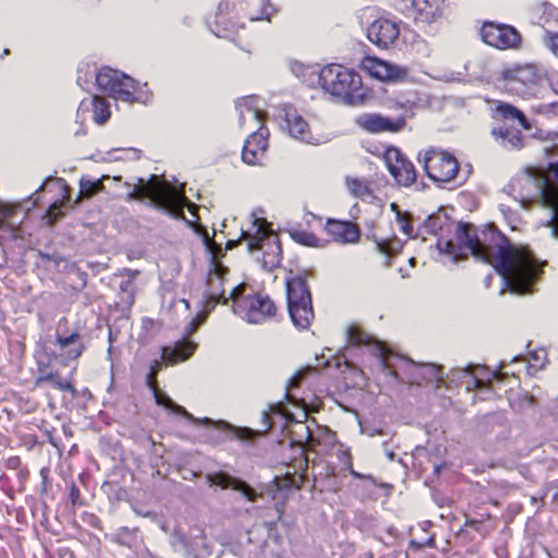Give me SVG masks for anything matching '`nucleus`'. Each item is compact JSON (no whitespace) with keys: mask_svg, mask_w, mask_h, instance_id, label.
<instances>
[{"mask_svg":"<svg viewBox=\"0 0 558 558\" xmlns=\"http://www.w3.org/2000/svg\"><path fill=\"white\" fill-rule=\"evenodd\" d=\"M271 414H279L286 418L287 422H293L294 417L291 413L287 412L281 404H271L267 412L263 414L264 428L265 432H268L272 428L274 422L271 418Z\"/></svg>","mask_w":558,"mask_h":558,"instance_id":"38","label":"nucleus"},{"mask_svg":"<svg viewBox=\"0 0 558 558\" xmlns=\"http://www.w3.org/2000/svg\"><path fill=\"white\" fill-rule=\"evenodd\" d=\"M43 383H49L53 388L60 391H75L71 380L62 378L58 372L41 373L37 378V385Z\"/></svg>","mask_w":558,"mask_h":558,"instance_id":"34","label":"nucleus"},{"mask_svg":"<svg viewBox=\"0 0 558 558\" xmlns=\"http://www.w3.org/2000/svg\"><path fill=\"white\" fill-rule=\"evenodd\" d=\"M242 17L251 22L267 21L277 12L270 0H236Z\"/></svg>","mask_w":558,"mask_h":558,"instance_id":"23","label":"nucleus"},{"mask_svg":"<svg viewBox=\"0 0 558 558\" xmlns=\"http://www.w3.org/2000/svg\"><path fill=\"white\" fill-rule=\"evenodd\" d=\"M204 242L207 251L210 254V269H216V266H225L221 263V259L226 255V250H223L220 244H218L214 238H209L207 234L204 236Z\"/></svg>","mask_w":558,"mask_h":558,"instance_id":"36","label":"nucleus"},{"mask_svg":"<svg viewBox=\"0 0 558 558\" xmlns=\"http://www.w3.org/2000/svg\"><path fill=\"white\" fill-rule=\"evenodd\" d=\"M396 108H400L403 113L396 118H389L373 112L363 113L356 118L355 123L363 131L371 134L400 133L407 128L408 119L414 116L413 109L415 108V102L411 100H405L404 102L398 101Z\"/></svg>","mask_w":558,"mask_h":558,"instance_id":"7","label":"nucleus"},{"mask_svg":"<svg viewBox=\"0 0 558 558\" xmlns=\"http://www.w3.org/2000/svg\"><path fill=\"white\" fill-rule=\"evenodd\" d=\"M280 119L282 121V128L292 137L308 144H313L317 141L312 133L310 123L294 106L283 105L280 108Z\"/></svg>","mask_w":558,"mask_h":558,"instance_id":"18","label":"nucleus"},{"mask_svg":"<svg viewBox=\"0 0 558 558\" xmlns=\"http://www.w3.org/2000/svg\"><path fill=\"white\" fill-rule=\"evenodd\" d=\"M248 433H250V430H248V429H246V428L241 429V434H245V435H246V434H248Z\"/></svg>","mask_w":558,"mask_h":558,"instance_id":"61","label":"nucleus"},{"mask_svg":"<svg viewBox=\"0 0 558 558\" xmlns=\"http://www.w3.org/2000/svg\"><path fill=\"white\" fill-rule=\"evenodd\" d=\"M253 231L242 230V240L247 241L248 252L262 251V267L266 271L279 268L282 263V246L279 235L265 218L255 217Z\"/></svg>","mask_w":558,"mask_h":558,"instance_id":"4","label":"nucleus"},{"mask_svg":"<svg viewBox=\"0 0 558 558\" xmlns=\"http://www.w3.org/2000/svg\"><path fill=\"white\" fill-rule=\"evenodd\" d=\"M269 131L262 122L258 130L247 136L242 148V160L246 165L255 166L265 158L268 149Z\"/></svg>","mask_w":558,"mask_h":558,"instance_id":"20","label":"nucleus"},{"mask_svg":"<svg viewBox=\"0 0 558 558\" xmlns=\"http://www.w3.org/2000/svg\"><path fill=\"white\" fill-rule=\"evenodd\" d=\"M298 423L301 425V428L305 429L306 439H310L312 437V434H311L308 426H306L303 421H300Z\"/></svg>","mask_w":558,"mask_h":558,"instance_id":"57","label":"nucleus"},{"mask_svg":"<svg viewBox=\"0 0 558 558\" xmlns=\"http://www.w3.org/2000/svg\"><path fill=\"white\" fill-rule=\"evenodd\" d=\"M121 78H123L122 72L109 66H102L96 75V85L101 92L107 93L111 97Z\"/></svg>","mask_w":558,"mask_h":558,"instance_id":"29","label":"nucleus"},{"mask_svg":"<svg viewBox=\"0 0 558 558\" xmlns=\"http://www.w3.org/2000/svg\"><path fill=\"white\" fill-rule=\"evenodd\" d=\"M492 118L501 122L500 125L492 129V135L501 145L511 148H521L523 145L522 130H530L531 123L525 113L515 106L501 101H495Z\"/></svg>","mask_w":558,"mask_h":558,"instance_id":"5","label":"nucleus"},{"mask_svg":"<svg viewBox=\"0 0 558 558\" xmlns=\"http://www.w3.org/2000/svg\"><path fill=\"white\" fill-rule=\"evenodd\" d=\"M108 179H109V175L104 174L99 179L92 180V183L95 186L96 194L104 192L106 190L104 182Z\"/></svg>","mask_w":558,"mask_h":558,"instance_id":"48","label":"nucleus"},{"mask_svg":"<svg viewBox=\"0 0 558 558\" xmlns=\"http://www.w3.org/2000/svg\"><path fill=\"white\" fill-rule=\"evenodd\" d=\"M245 288H246L245 283H240L231 290L230 295L228 298L233 301L234 307H235V301L241 300L242 298L245 296V295H243Z\"/></svg>","mask_w":558,"mask_h":558,"instance_id":"47","label":"nucleus"},{"mask_svg":"<svg viewBox=\"0 0 558 558\" xmlns=\"http://www.w3.org/2000/svg\"><path fill=\"white\" fill-rule=\"evenodd\" d=\"M161 367H162V362L159 361V360H155L150 366H149V371H154V374L158 375V373L161 371Z\"/></svg>","mask_w":558,"mask_h":558,"instance_id":"50","label":"nucleus"},{"mask_svg":"<svg viewBox=\"0 0 558 558\" xmlns=\"http://www.w3.org/2000/svg\"><path fill=\"white\" fill-rule=\"evenodd\" d=\"M421 367L424 369H427L430 373H434L435 375H438V373H439V368L432 364L422 365Z\"/></svg>","mask_w":558,"mask_h":558,"instance_id":"54","label":"nucleus"},{"mask_svg":"<svg viewBox=\"0 0 558 558\" xmlns=\"http://www.w3.org/2000/svg\"><path fill=\"white\" fill-rule=\"evenodd\" d=\"M68 318L62 317L59 319L57 329H56V345L59 350V356L62 360L64 365H68L71 361H76L81 357L83 352L85 351V345L82 342V337L78 331H73L71 333L61 332V327H66Z\"/></svg>","mask_w":558,"mask_h":558,"instance_id":"17","label":"nucleus"},{"mask_svg":"<svg viewBox=\"0 0 558 558\" xmlns=\"http://www.w3.org/2000/svg\"><path fill=\"white\" fill-rule=\"evenodd\" d=\"M196 350V344L187 338H183L171 345L161 348V361L166 365H175L191 357Z\"/></svg>","mask_w":558,"mask_h":558,"instance_id":"25","label":"nucleus"},{"mask_svg":"<svg viewBox=\"0 0 558 558\" xmlns=\"http://www.w3.org/2000/svg\"><path fill=\"white\" fill-rule=\"evenodd\" d=\"M325 231L331 241L342 244L356 243L360 240L359 227L347 220L327 219Z\"/></svg>","mask_w":558,"mask_h":558,"instance_id":"22","label":"nucleus"},{"mask_svg":"<svg viewBox=\"0 0 558 558\" xmlns=\"http://www.w3.org/2000/svg\"><path fill=\"white\" fill-rule=\"evenodd\" d=\"M410 548L414 550H421L425 547L435 548L436 547V536L435 534H430L424 541L411 539L409 543Z\"/></svg>","mask_w":558,"mask_h":558,"instance_id":"45","label":"nucleus"},{"mask_svg":"<svg viewBox=\"0 0 558 558\" xmlns=\"http://www.w3.org/2000/svg\"><path fill=\"white\" fill-rule=\"evenodd\" d=\"M229 274L227 266H216V269H209L207 277V289L204 293L202 310L209 314L218 304H227L229 298L223 289L226 276Z\"/></svg>","mask_w":558,"mask_h":558,"instance_id":"16","label":"nucleus"},{"mask_svg":"<svg viewBox=\"0 0 558 558\" xmlns=\"http://www.w3.org/2000/svg\"><path fill=\"white\" fill-rule=\"evenodd\" d=\"M391 209L396 213V222L399 231L407 238L414 236L412 217L409 213L402 211L395 203L391 204Z\"/></svg>","mask_w":558,"mask_h":558,"instance_id":"35","label":"nucleus"},{"mask_svg":"<svg viewBox=\"0 0 558 558\" xmlns=\"http://www.w3.org/2000/svg\"><path fill=\"white\" fill-rule=\"evenodd\" d=\"M400 36V26L396 21L379 17L367 27L368 40L380 49L392 47Z\"/></svg>","mask_w":558,"mask_h":558,"instance_id":"19","label":"nucleus"},{"mask_svg":"<svg viewBox=\"0 0 558 558\" xmlns=\"http://www.w3.org/2000/svg\"><path fill=\"white\" fill-rule=\"evenodd\" d=\"M276 511L278 513L277 520L280 521L283 517L284 512V505L283 504H276Z\"/></svg>","mask_w":558,"mask_h":558,"instance_id":"53","label":"nucleus"},{"mask_svg":"<svg viewBox=\"0 0 558 558\" xmlns=\"http://www.w3.org/2000/svg\"><path fill=\"white\" fill-rule=\"evenodd\" d=\"M207 481L210 485L219 486L222 489L231 488L233 490H238L242 493V495L248 501L254 502L257 499L256 492L247 483L236 477H233L226 472L220 471L213 474H208Z\"/></svg>","mask_w":558,"mask_h":558,"instance_id":"24","label":"nucleus"},{"mask_svg":"<svg viewBox=\"0 0 558 558\" xmlns=\"http://www.w3.org/2000/svg\"><path fill=\"white\" fill-rule=\"evenodd\" d=\"M380 158L397 185L410 187L416 183L418 173L415 165L399 147H385Z\"/></svg>","mask_w":558,"mask_h":558,"instance_id":"12","label":"nucleus"},{"mask_svg":"<svg viewBox=\"0 0 558 558\" xmlns=\"http://www.w3.org/2000/svg\"><path fill=\"white\" fill-rule=\"evenodd\" d=\"M157 376L158 375L154 374V371H149L146 376V385L150 390H156V388L159 387Z\"/></svg>","mask_w":558,"mask_h":558,"instance_id":"49","label":"nucleus"},{"mask_svg":"<svg viewBox=\"0 0 558 558\" xmlns=\"http://www.w3.org/2000/svg\"><path fill=\"white\" fill-rule=\"evenodd\" d=\"M137 92L138 86L136 82L123 73V78L119 81L118 86L112 93L111 97L116 100L133 102L137 99Z\"/></svg>","mask_w":558,"mask_h":558,"instance_id":"31","label":"nucleus"},{"mask_svg":"<svg viewBox=\"0 0 558 558\" xmlns=\"http://www.w3.org/2000/svg\"><path fill=\"white\" fill-rule=\"evenodd\" d=\"M153 392V396H154V399H155V402L158 404V405H161L163 408H166L167 410H170L171 412L178 414V415H181L183 417H185L186 420L195 423V424H204V425H209L210 424V420L209 418H203V420H198L196 417H194L182 405H179L177 403H174L169 396H167L165 392H162L159 387L156 388V390H150Z\"/></svg>","mask_w":558,"mask_h":558,"instance_id":"27","label":"nucleus"},{"mask_svg":"<svg viewBox=\"0 0 558 558\" xmlns=\"http://www.w3.org/2000/svg\"><path fill=\"white\" fill-rule=\"evenodd\" d=\"M288 233L290 238L296 242L298 244H301L303 246L307 247H324L325 246V240L318 238L314 232L308 231L301 226H294L288 229Z\"/></svg>","mask_w":558,"mask_h":558,"instance_id":"30","label":"nucleus"},{"mask_svg":"<svg viewBox=\"0 0 558 558\" xmlns=\"http://www.w3.org/2000/svg\"><path fill=\"white\" fill-rule=\"evenodd\" d=\"M128 286H129V282H128V281H126V282H123V283H121V289H122V290H126V287H128Z\"/></svg>","mask_w":558,"mask_h":558,"instance_id":"60","label":"nucleus"},{"mask_svg":"<svg viewBox=\"0 0 558 558\" xmlns=\"http://www.w3.org/2000/svg\"><path fill=\"white\" fill-rule=\"evenodd\" d=\"M241 239H242V236L239 240H228L226 243L225 250L227 251V250H232V248L236 247L239 245Z\"/></svg>","mask_w":558,"mask_h":558,"instance_id":"52","label":"nucleus"},{"mask_svg":"<svg viewBox=\"0 0 558 558\" xmlns=\"http://www.w3.org/2000/svg\"><path fill=\"white\" fill-rule=\"evenodd\" d=\"M501 78L508 89L519 95L529 93V90L539 82L538 71L536 66L532 64L515 65L505 69L501 72Z\"/></svg>","mask_w":558,"mask_h":558,"instance_id":"15","label":"nucleus"},{"mask_svg":"<svg viewBox=\"0 0 558 558\" xmlns=\"http://www.w3.org/2000/svg\"><path fill=\"white\" fill-rule=\"evenodd\" d=\"M235 314L248 324H265L279 315V306L265 293L247 294L235 301Z\"/></svg>","mask_w":558,"mask_h":558,"instance_id":"9","label":"nucleus"},{"mask_svg":"<svg viewBox=\"0 0 558 558\" xmlns=\"http://www.w3.org/2000/svg\"><path fill=\"white\" fill-rule=\"evenodd\" d=\"M124 186L131 189L126 195L129 202L148 199L153 207L178 220H185L183 209L186 207L195 222L199 220L197 205L189 201L184 190L172 185L163 177L150 174L147 180L137 177L134 183L125 182Z\"/></svg>","mask_w":558,"mask_h":558,"instance_id":"2","label":"nucleus"},{"mask_svg":"<svg viewBox=\"0 0 558 558\" xmlns=\"http://www.w3.org/2000/svg\"><path fill=\"white\" fill-rule=\"evenodd\" d=\"M0 213L2 214L3 217H8L11 215V209L8 208L7 206H1Z\"/></svg>","mask_w":558,"mask_h":558,"instance_id":"58","label":"nucleus"},{"mask_svg":"<svg viewBox=\"0 0 558 558\" xmlns=\"http://www.w3.org/2000/svg\"><path fill=\"white\" fill-rule=\"evenodd\" d=\"M128 151L130 153V157L133 159H141L143 156V151L137 148H129Z\"/></svg>","mask_w":558,"mask_h":558,"instance_id":"51","label":"nucleus"},{"mask_svg":"<svg viewBox=\"0 0 558 558\" xmlns=\"http://www.w3.org/2000/svg\"><path fill=\"white\" fill-rule=\"evenodd\" d=\"M360 68L368 76L381 82H401L408 75L405 68L375 56H364L360 61Z\"/></svg>","mask_w":558,"mask_h":558,"instance_id":"14","label":"nucleus"},{"mask_svg":"<svg viewBox=\"0 0 558 558\" xmlns=\"http://www.w3.org/2000/svg\"><path fill=\"white\" fill-rule=\"evenodd\" d=\"M207 24L217 37L230 40L245 28V22L236 0H220Z\"/></svg>","mask_w":558,"mask_h":558,"instance_id":"10","label":"nucleus"},{"mask_svg":"<svg viewBox=\"0 0 558 558\" xmlns=\"http://www.w3.org/2000/svg\"><path fill=\"white\" fill-rule=\"evenodd\" d=\"M529 369L539 371L545 367L547 362V352L543 349L535 350L529 353Z\"/></svg>","mask_w":558,"mask_h":558,"instance_id":"42","label":"nucleus"},{"mask_svg":"<svg viewBox=\"0 0 558 558\" xmlns=\"http://www.w3.org/2000/svg\"><path fill=\"white\" fill-rule=\"evenodd\" d=\"M482 41L497 50H519L522 48L521 33L512 25L494 21H484L480 28Z\"/></svg>","mask_w":558,"mask_h":558,"instance_id":"11","label":"nucleus"},{"mask_svg":"<svg viewBox=\"0 0 558 558\" xmlns=\"http://www.w3.org/2000/svg\"><path fill=\"white\" fill-rule=\"evenodd\" d=\"M69 499L74 508L84 506V501L81 499V492L75 483H72L70 486Z\"/></svg>","mask_w":558,"mask_h":558,"instance_id":"46","label":"nucleus"},{"mask_svg":"<svg viewBox=\"0 0 558 558\" xmlns=\"http://www.w3.org/2000/svg\"><path fill=\"white\" fill-rule=\"evenodd\" d=\"M543 44L558 59V33L545 31Z\"/></svg>","mask_w":558,"mask_h":558,"instance_id":"43","label":"nucleus"},{"mask_svg":"<svg viewBox=\"0 0 558 558\" xmlns=\"http://www.w3.org/2000/svg\"><path fill=\"white\" fill-rule=\"evenodd\" d=\"M304 71L317 74V84L324 93L345 105H361L367 98L362 76L355 70L343 64L329 63L320 68L318 72L313 66H306Z\"/></svg>","mask_w":558,"mask_h":558,"instance_id":"3","label":"nucleus"},{"mask_svg":"<svg viewBox=\"0 0 558 558\" xmlns=\"http://www.w3.org/2000/svg\"><path fill=\"white\" fill-rule=\"evenodd\" d=\"M348 342L351 345H368L374 342V338L364 331L361 327L352 325L347 331Z\"/></svg>","mask_w":558,"mask_h":558,"instance_id":"37","label":"nucleus"},{"mask_svg":"<svg viewBox=\"0 0 558 558\" xmlns=\"http://www.w3.org/2000/svg\"><path fill=\"white\" fill-rule=\"evenodd\" d=\"M458 247L452 241L445 243V252L458 257L471 254L492 265L504 278L508 289L517 294L531 292L543 274L546 262H538L526 246H514L495 229L480 230L472 223L460 222L456 229Z\"/></svg>","mask_w":558,"mask_h":558,"instance_id":"1","label":"nucleus"},{"mask_svg":"<svg viewBox=\"0 0 558 558\" xmlns=\"http://www.w3.org/2000/svg\"><path fill=\"white\" fill-rule=\"evenodd\" d=\"M425 174L436 184L442 185L453 182L460 171L457 157L450 151L429 148L422 154Z\"/></svg>","mask_w":558,"mask_h":558,"instance_id":"8","label":"nucleus"},{"mask_svg":"<svg viewBox=\"0 0 558 558\" xmlns=\"http://www.w3.org/2000/svg\"><path fill=\"white\" fill-rule=\"evenodd\" d=\"M315 373L314 368H306L303 371H299L290 380L286 391V399L293 404L301 405L304 409L306 408V403L303 399L299 400L294 395L293 390L301 387L302 383L307 378L308 375ZM304 420L307 417V412L304 410L303 412Z\"/></svg>","mask_w":558,"mask_h":558,"instance_id":"32","label":"nucleus"},{"mask_svg":"<svg viewBox=\"0 0 558 558\" xmlns=\"http://www.w3.org/2000/svg\"><path fill=\"white\" fill-rule=\"evenodd\" d=\"M451 13L448 0H412L409 9V16L422 28L442 23Z\"/></svg>","mask_w":558,"mask_h":558,"instance_id":"13","label":"nucleus"},{"mask_svg":"<svg viewBox=\"0 0 558 558\" xmlns=\"http://www.w3.org/2000/svg\"><path fill=\"white\" fill-rule=\"evenodd\" d=\"M63 199L54 202L49 206V208L46 211V218L48 219L49 225L56 223L62 216V206H63Z\"/></svg>","mask_w":558,"mask_h":558,"instance_id":"44","label":"nucleus"},{"mask_svg":"<svg viewBox=\"0 0 558 558\" xmlns=\"http://www.w3.org/2000/svg\"><path fill=\"white\" fill-rule=\"evenodd\" d=\"M345 186L351 195L363 202H371L375 198V191L378 184L374 179L347 178Z\"/></svg>","mask_w":558,"mask_h":558,"instance_id":"26","label":"nucleus"},{"mask_svg":"<svg viewBox=\"0 0 558 558\" xmlns=\"http://www.w3.org/2000/svg\"><path fill=\"white\" fill-rule=\"evenodd\" d=\"M307 277L306 272H299L286 279L288 313L294 327L301 330L310 328L315 318Z\"/></svg>","mask_w":558,"mask_h":558,"instance_id":"6","label":"nucleus"},{"mask_svg":"<svg viewBox=\"0 0 558 558\" xmlns=\"http://www.w3.org/2000/svg\"><path fill=\"white\" fill-rule=\"evenodd\" d=\"M553 500L558 502V489L554 493Z\"/></svg>","mask_w":558,"mask_h":558,"instance_id":"59","label":"nucleus"},{"mask_svg":"<svg viewBox=\"0 0 558 558\" xmlns=\"http://www.w3.org/2000/svg\"><path fill=\"white\" fill-rule=\"evenodd\" d=\"M88 106H92L93 120L97 124H104L110 118V107L104 97L95 95L90 99H84L80 104L78 110L87 109Z\"/></svg>","mask_w":558,"mask_h":558,"instance_id":"28","label":"nucleus"},{"mask_svg":"<svg viewBox=\"0 0 558 558\" xmlns=\"http://www.w3.org/2000/svg\"><path fill=\"white\" fill-rule=\"evenodd\" d=\"M80 191L75 203L78 204L83 199H89L94 197L96 194L95 186L92 183V179L87 177H82L78 183Z\"/></svg>","mask_w":558,"mask_h":558,"instance_id":"41","label":"nucleus"},{"mask_svg":"<svg viewBox=\"0 0 558 558\" xmlns=\"http://www.w3.org/2000/svg\"><path fill=\"white\" fill-rule=\"evenodd\" d=\"M376 250L383 254L387 260L386 266L390 265V260L401 253L404 243L397 236L388 239L375 238Z\"/></svg>","mask_w":558,"mask_h":558,"instance_id":"33","label":"nucleus"},{"mask_svg":"<svg viewBox=\"0 0 558 558\" xmlns=\"http://www.w3.org/2000/svg\"><path fill=\"white\" fill-rule=\"evenodd\" d=\"M492 515L489 512L483 514L480 519L466 518L463 527H471L481 534L483 538L487 537L492 532V527L487 526L486 521L490 520Z\"/></svg>","mask_w":558,"mask_h":558,"instance_id":"39","label":"nucleus"},{"mask_svg":"<svg viewBox=\"0 0 558 558\" xmlns=\"http://www.w3.org/2000/svg\"><path fill=\"white\" fill-rule=\"evenodd\" d=\"M550 85L556 94H558V74L550 81Z\"/></svg>","mask_w":558,"mask_h":558,"instance_id":"56","label":"nucleus"},{"mask_svg":"<svg viewBox=\"0 0 558 558\" xmlns=\"http://www.w3.org/2000/svg\"><path fill=\"white\" fill-rule=\"evenodd\" d=\"M536 404L535 397L529 392H522L515 400L510 401L511 408L518 412L524 411L527 408H534Z\"/></svg>","mask_w":558,"mask_h":558,"instance_id":"40","label":"nucleus"},{"mask_svg":"<svg viewBox=\"0 0 558 558\" xmlns=\"http://www.w3.org/2000/svg\"><path fill=\"white\" fill-rule=\"evenodd\" d=\"M553 150L558 155V133L553 138ZM548 171L553 173L556 184L547 178L544 179L541 197L543 203L554 210L551 223L554 233L558 236V162H549Z\"/></svg>","mask_w":558,"mask_h":558,"instance_id":"21","label":"nucleus"},{"mask_svg":"<svg viewBox=\"0 0 558 558\" xmlns=\"http://www.w3.org/2000/svg\"><path fill=\"white\" fill-rule=\"evenodd\" d=\"M248 111L253 114V117H254L257 121H259V122H262V121H263L264 114H263L260 111H258V110H253V109H248Z\"/></svg>","mask_w":558,"mask_h":558,"instance_id":"55","label":"nucleus"},{"mask_svg":"<svg viewBox=\"0 0 558 558\" xmlns=\"http://www.w3.org/2000/svg\"><path fill=\"white\" fill-rule=\"evenodd\" d=\"M121 179L122 178L120 175L113 178V180H116V181H121Z\"/></svg>","mask_w":558,"mask_h":558,"instance_id":"62","label":"nucleus"}]
</instances>
